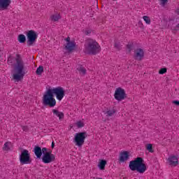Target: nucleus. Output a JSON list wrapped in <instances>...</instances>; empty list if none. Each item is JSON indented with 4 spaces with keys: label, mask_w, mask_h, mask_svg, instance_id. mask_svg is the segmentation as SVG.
Returning a JSON list of instances; mask_svg holds the SVG:
<instances>
[{
    "label": "nucleus",
    "mask_w": 179,
    "mask_h": 179,
    "mask_svg": "<svg viewBox=\"0 0 179 179\" xmlns=\"http://www.w3.org/2000/svg\"><path fill=\"white\" fill-rule=\"evenodd\" d=\"M55 96L57 100L54 97ZM65 97V88L61 86L50 87L47 89L43 96L42 101L44 106L55 107L57 101H62Z\"/></svg>",
    "instance_id": "f257e3e1"
},
{
    "label": "nucleus",
    "mask_w": 179,
    "mask_h": 179,
    "mask_svg": "<svg viewBox=\"0 0 179 179\" xmlns=\"http://www.w3.org/2000/svg\"><path fill=\"white\" fill-rule=\"evenodd\" d=\"M8 64H15L14 69L12 71L13 79L15 82L22 80L24 75H26V66L22 60V57L19 55H10L8 58Z\"/></svg>",
    "instance_id": "f03ea898"
},
{
    "label": "nucleus",
    "mask_w": 179,
    "mask_h": 179,
    "mask_svg": "<svg viewBox=\"0 0 179 179\" xmlns=\"http://www.w3.org/2000/svg\"><path fill=\"white\" fill-rule=\"evenodd\" d=\"M101 48L94 39H88L85 44L84 51L85 54H97L100 52Z\"/></svg>",
    "instance_id": "7ed1b4c3"
},
{
    "label": "nucleus",
    "mask_w": 179,
    "mask_h": 179,
    "mask_svg": "<svg viewBox=\"0 0 179 179\" xmlns=\"http://www.w3.org/2000/svg\"><path fill=\"white\" fill-rule=\"evenodd\" d=\"M43 155L41 160L45 164H48L55 162V155L52 154V151L46 148H42Z\"/></svg>",
    "instance_id": "20e7f679"
},
{
    "label": "nucleus",
    "mask_w": 179,
    "mask_h": 179,
    "mask_svg": "<svg viewBox=\"0 0 179 179\" xmlns=\"http://www.w3.org/2000/svg\"><path fill=\"white\" fill-rule=\"evenodd\" d=\"M147 167L146 164H145V161L143 158L138 157L135 159V171L140 174H143L145 171H146Z\"/></svg>",
    "instance_id": "39448f33"
},
{
    "label": "nucleus",
    "mask_w": 179,
    "mask_h": 179,
    "mask_svg": "<svg viewBox=\"0 0 179 179\" xmlns=\"http://www.w3.org/2000/svg\"><path fill=\"white\" fill-rule=\"evenodd\" d=\"M87 138V134L86 132L77 133L74 136V143L76 146L81 148L85 143V140Z\"/></svg>",
    "instance_id": "423d86ee"
},
{
    "label": "nucleus",
    "mask_w": 179,
    "mask_h": 179,
    "mask_svg": "<svg viewBox=\"0 0 179 179\" xmlns=\"http://www.w3.org/2000/svg\"><path fill=\"white\" fill-rule=\"evenodd\" d=\"M27 44L29 45H33L34 43L37 41L38 38V33L34 30H29L27 32Z\"/></svg>",
    "instance_id": "0eeeda50"
},
{
    "label": "nucleus",
    "mask_w": 179,
    "mask_h": 179,
    "mask_svg": "<svg viewBox=\"0 0 179 179\" xmlns=\"http://www.w3.org/2000/svg\"><path fill=\"white\" fill-rule=\"evenodd\" d=\"M20 162L21 164H30L31 159L30 158V152L27 150H22L20 155Z\"/></svg>",
    "instance_id": "6e6552de"
},
{
    "label": "nucleus",
    "mask_w": 179,
    "mask_h": 179,
    "mask_svg": "<svg viewBox=\"0 0 179 179\" xmlns=\"http://www.w3.org/2000/svg\"><path fill=\"white\" fill-rule=\"evenodd\" d=\"M127 97V93L125 92V90L122 87H117L115 90L114 98L117 101H122V100H125Z\"/></svg>",
    "instance_id": "1a4fd4ad"
},
{
    "label": "nucleus",
    "mask_w": 179,
    "mask_h": 179,
    "mask_svg": "<svg viewBox=\"0 0 179 179\" xmlns=\"http://www.w3.org/2000/svg\"><path fill=\"white\" fill-rule=\"evenodd\" d=\"M145 58V51L143 49L138 48L135 50V60L142 61Z\"/></svg>",
    "instance_id": "9d476101"
},
{
    "label": "nucleus",
    "mask_w": 179,
    "mask_h": 179,
    "mask_svg": "<svg viewBox=\"0 0 179 179\" xmlns=\"http://www.w3.org/2000/svg\"><path fill=\"white\" fill-rule=\"evenodd\" d=\"M129 156H131V155L128 151L120 152L118 159L120 163H125V162L129 159Z\"/></svg>",
    "instance_id": "9b49d317"
},
{
    "label": "nucleus",
    "mask_w": 179,
    "mask_h": 179,
    "mask_svg": "<svg viewBox=\"0 0 179 179\" xmlns=\"http://www.w3.org/2000/svg\"><path fill=\"white\" fill-rule=\"evenodd\" d=\"M107 166V159H99L96 162V167L100 171H104L106 166Z\"/></svg>",
    "instance_id": "f8f14e48"
},
{
    "label": "nucleus",
    "mask_w": 179,
    "mask_h": 179,
    "mask_svg": "<svg viewBox=\"0 0 179 179\" xmlns=\"http://www.w3.org/2000/svg\"><path fill=\"white\" fill-rule=\"evenodd\" d=\"M66 48L68 51H73L75 50V42L71 41V38L68 37L65 39Z\"/></svg>",
    "instance_id": "ddd939ff"
},
{
    "label": "nucleus",
    "mask_w": 179,
    "mask_h": 179,
    "mask_svg": "<svg viewBox=\"0 0 179 179\" xmlns=\"http://www.w3.org/2000/svg\"><path fill=\"white\" fill-rule=\"evenodd\" d=\"M168 162L170 166H173L176 167L178 164V158L177 156L175 155H171L168 158Z\"/></svg>",
    "instance_id": "4468645a"
},
{
    "label": "nucleus",
    "mask_w": 179,
    "mask_h": 179,
    "mask_svg": "<svg viewBox=\"0 0 179 179\" xmlns=\"http://www.w3.org/2000/svg\"><path fill=\"white\" fill-rule=\"evenodd\" d=\"M52 111L53 113V115H55V117H57L60 121H62V120L65 117L64 113L58 109H53Z\"/></svg>",
    "instance_id": "2eb2a0df"
},
{
    "label": "nucleus",
    "mask_w": 179,
    "mask_h": 179,
    "mask_svg": "<svg viewBox=\"0 0 179 179\" xmlns=\"http://www.w3.org/2000/svg\"><path fill=\"white\" fill-rule=\"evenodd\" d=\"M34 152L35 154V156H36L37 159H41V156H43V150H41V148L36 146L34 148Z\"/></svg>",
    "instance_id": "dca6fc26"
},
{
    "label": "nucleus",
    "mask_w": 179,
    "mask_h": 179,
    "mask_svg": "<svg viewBox=\"0 0 179 179\" xmlns=\"http://www.w3.org/2000/svg\"><path fill=\"white\" fill-rule=\"evenodd\" d=\"M10 0H0V9H6L10 5Z\"/></svg>",
    "instance_id": "f3484780"
},
{
    "label": "nucleus",
    "mask_w": 179,
    "mask_h": 179,
    "mask_svg": "<svg viewBox=\"0 0 179 179\" xmlns=\"http://www.w3.org/2000/svg\"><path fill=\"white\" fill-rule=\"evenodd\" d=\"M61 17V14L59 13H56L50 16V19L52 22H58V20H60Z\"/></svg>",
    "instance_id": "a211bd4d"
},
{
    "label": "nucleus",
    "mask_w": 179,
    "mask_h": 179,
    "mask_svg": "<svg viewBox=\"0 0 179 179\" xmlns=\"http://www.w3.org/2000/svg\"><path fill=\"white\" fill-rule=\"evenodd\" d=\"M12 143L11 142H6L4 143V145L3 147V150H5L6 152H8L12 149Z\"/></svg>",
    "instance_id": "6ab92c4d"
},
{
    "label": "nucleus",
    "mask_w": 179,
    "mask_h": 179,
    "mask_svg": "<svg viewBox=\"0 0 179 179\" xmlns=\"http://www.w3.org/2000/svg\"><path fill=\"white\" fill-rule=\"evenodd\" d=\"M104 114L106 117H113L115 114V110L108 109L107 111H104Z\"/></svg>",
    "instance_id": "aec40b11"
},
{
    "label": "nucleus",
    "mask_w": 179,
    "mask_h": 179,
    "mask_svg": "<svg viewBox=\"0 0 179 179\" xmlns=\"http://www.w3.org/2000/svg\"><path fill=\"white\" fill-rule=\"evenodd\" d=\"M76 127H77V128H83V127H85V120H78L76 123H75Z\"/></svg>",
    "instance_id": "412c9836"
},
{
    "label": "nucleus",
    "mask_w": 179,
    "mask_h": 179,
    "mask_svg": "<svg viewBox=\"0 0 179 179\" xmlns=\"http://www.w3.org/2000/svg\"><path fill=\"white\" fill-rule=\"evenodd\" d=\"M17 40L19 43L23 44V43H26V36H24V34H20L17 37Z\"/></svg>",
    "instance_id": "4be33fe9"
},
{
    "label": "nucleus",
    "mask_w": 179,
    "mask_h": 179,
    "mask_svg": "<svg viewBox=\"0 0 179 179\" xmlns=\"http://www.w3.org/2000/svg\"><path fill=\"white\" fill-rule=\"evenodd\" d=\"M78 71L80 72V75H85L86 73V69L82 66L78 67Z\"/></svg>",
    "instance_id": "5701e85b"
},
{
    "label": "nucleus",
    "mask_w": 179,
    "mask_h": 179,
    "mask_svg": "<svg viewBox=\"0 0 179 179\" xmlns=\"http://www.w3.org/2000/svg\"><path fill=\"white\" fill-rule=\"evenodd\" d=\"M134 48V43H129L127 45V51L128 52H131Z\"/></svg>",
    "instance_id": "b1692460"
},
{
    "label": "nucleus",
    "mask_w": 179,
    "mask_h": 179,
    "mask_svg": "<svg viewBox=\"0 0 179 179\" xmlns=\"http://www.w3.org/2000/svg\"><path fill=\"white\" fill-rule=\"evenodd\" d=\"M44 72V67L43 66H40L37 69H36V74L37 75H41Z\"/></svg>",
    "instance_id": "393cba45"
},
{
    "label": "nucleus",
    "mask_w": 179,
    "mask_h": 179,
    "mask_svg": "<svg viewBox=\"0 0 179 179\" xmlns=\"http://www.w3.org/2000/svg\"><path fill=\"white\" fill-rule=\"evenodd\" d=\"M146 149L150 153H153V152H155V150H153V145H152V144H147Z\"/></svg>",
    "instance_id": "a878e982"
},
{
    "label": "nucleus",
    "mask_w": 179,
    "mask_h": 179,
    "mask_svg": "<svg viewBox=\"0 0 179 179\" xmlns=\"http://www.w3.org/2000/svg\"><path fill=\"white\" fill-rule=\"evenodd\" d=\"M129 169L133 171H135V161H131L129 163Z\"/></svg>",
    "instance_id": "bb28decb"
},
{
    "label": "nucleus",
    "mask_w": 179,
    "mask_h": 179,
    "mask_svg": "<svg viewBox=\"0 0 179 179\" xmlns=\"http://www.w3.org/2000/svg\"><path fill=\"white\" fill-rule=\"evenodd\" d=\"M137 26L139 27L138 31H143V24L141 21L138 22Z\"/></svg>",
    "instance_id": "cd10ccee"
},
{
    "label": "nucleus",
    "mask_w": 179,
    "mask_h": 179,
    "mask_svg": "<svg viewBox=\"0 0 179 179\" xmlns=\"http://www.w3.org/2000/svg\"><path fill=\"white\" fill-rule=\"evenodd\" d=\"M143 19L145 21V23H147V24H150V18L149 17L143 16Z\"/></svg>",
    "instance_id": "c85d7f7f"
},
{
    "label": "nucleus",
    "mask_w": 179,
    "mask_h": 179,
    "mask_svg": "<svg viewBox=\"0 0 179 179\" xmlns=\"http://www.w3.org/2000/svg\"><path fill=\"white\" fill-rule=\"evenodd\" d=\"M160 1V5H162L163 7L166 6L167 5V2H169V0H159Z\"/></svg>",
    "instance_id": "c756f323"
},
{
    "label": "nucleus",
    "mask_w": 179,
    "mask_h": 179,
    "mask_svg": "<svg viewBox=\"0 0 179 179\" xmlns=\"http://www.w3.org/2000/svg\"><path fill=\"white\" fill-rule=\"evenodd\" d=\"M166 72H167V69H166V68H162V69H161L159 70V73L160 75H163L164 73H166Z\"/></svg>",
    "instance_id": "7c9ffc66"
},
{
    "label": "nucleus",
    "mask_w": 179,
    "mask_h": 179,
    "mask_svg": "<svg viewBox=\"0 0 179 179\" xmlns=\"http://www.w3.org/2000/svg\"><path fill=\"white\" fill-rule=\"evenodd\" d=\"M172 103L173 104H175V106H179V101H173Z\"/></svg>",
    "instance_id": "2f4dec72"
},
{
    "label": "nucleus",
    "mask_w": 179,
    "mask_h": 179,
    "mask_svg": "<svg viewBox=\"0 0 179 179\" xmlns=\"http://www.w3.org/2000/svg\"><path fill=\"white\" fill-rule=\"evenodd\" d=\"M84 33L85 34H90L91 31L90 30H85Z\"/></svg>",
    "instance_id": "473e14b6"
},
{
    "label": "nucleus",
    "mask_w": 179,
    "mask_h": 179,
    "mask_svg": "<svg viewBox=\"0 0 179 179\" xmlns=\"http://www.w3.org/2000/svg\"><path fill=\"white\" fill-rule=\"evenodd\" d=\"M51 146H52V149H54V148H55V143L52 142Z\"/></svg>",
    "instance_id": "72a5a7b5"
},
{
    "label": "nucleus",
    "mask_w": 179,
    "mask_h": 179,
    "mask_svg": "<svg viewBox=\"0 0 179 179\" xmlns=\"http://www.w3.org/2000/svg\"><path fill=\"white\" fill-rule=\"evenodd\" d=\"M176 13H178V15H179V8L176 10Z\"/></svg>",
    "instance_id": "f704fd0d"
},
{
    "label": "nucleus",
    "mask_w": 179,
    "mask_h": 179,
    "mask_svg": "<svg viewBox=\"0 0 179 179\" xmlns=\"http://www.w3.org/2000/svg\"><path fill=\"white\" fill-rule=\"evenodd\" d=\"M176 27L179 28V23L176 25Z\"/></svg>",
    "instance_id": "c9c22d12"
},
{
    "label": "nucleus",
    "mask_w": 179,
    "mask_h": 179,
    "mask_svg": "<svg viewBox=\"0 0 179 179\" xmlns=\"http://www.w3.org/2000/svg\"><path fill=\"white\" fill-rule=\"evenodd\" d=\"M0 57H1V55H0Z\"/></svg>",
    "instance_id": "e433bc0d"
}]
</instances>
